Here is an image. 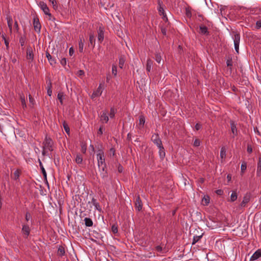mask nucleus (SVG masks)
<instances>
[{
  "label": "nucleus",
  "mask_w": 261,
  "mask_h": 261,
  "mask_svg": "<svg viewBox=\"0 0 261 261\" xmlns=\"http://www.w3.org/2000/svg\"><path fill=\"white\" fill-rule=\"evenodd\" d=\"M97 159L99 168L103 171L106 167V164L104 153L102 151H99V152L97 153Z\"/></svg>",
  "instance_id": "obj_1"
},
{
  "label": "nucleus",
  "mask_w": 261,
  "mask_h": 261,
  "mask_svg": "<svg viewBox=\"0 0 261 261\" xmlns=\"http://www.w3.org/2000/svg\"><path fill=\"white\" fill-rule=\"evenodd\" d=\"M43 150L42 154L44 155L46 150H53L52 146L53 144V140L47 137H46L43 142Z\"/></svg>",
  "instance_id": "obj_2"
},
{
  "label": "nucleus",
  "mask_w": 261,
  "mask_h": 261,
  "mask_svg": "<svg viewBox=\"0 0 261 261\" xmlns=\"http://www.w3.org/2000/svg\"><path fill=\"white\" fill-rule=\"evenodd\" d=\"M232 34L234 35L233 36V42L234 45V49L237 54L239 53V43L240 41V35L239 33L232 31Z\"/></svg>",
  "instance_id": "obj_3"
},
{
  "label": "nucleus",
  "mask_w": 261,
  "mask_h": 261,
  "mask_svg": "<svg viewBox=\"0 0 261 261\" xmlns=\"http://www.w3.org/2000/svg\"><path fill=\"white\" fill-rule=\"evenodd\" d=\"M230 127L231 132V137L234 138L238 135V129L237 128V124L233 121H230Z\"/></svg>",
  "instance_id": "obj_4"
},
{
  "label": "nucleus",
  "mask_w": 261,
  "mask_h": 261,
  "mask_svg": "<svg viewBox=\"0 0 261 261\" xmlns=\"http://www.w3.org/2000/svg\"><path fill=\"white\" fill-rule=\"evenodd\" d=\"M33 25L35 31L39 33L40 32L41 25L38 17L34 18Z\"/></svg>",
  "instance_id": "obj_5"
},
{
  "label": "nucleus",
  "mask_w": 261,
  "mask_h": 261,
  "mask_svg": "<svg viewBox=\"0 0 261 261\" xmlns=\"http://www.w3.org/2000/svg\"><path fill=\"white\" fill-rule=\"evenodd\" d=\"M98 33V40L100 43H101L104 39V30L103 28L99 27L97 30Z\"/></svg>",
  "instance_id": "obj_6"
},
{
  "label": "nucleus",
  "mask_w": 261,
  "mask_h": 261,
  "mask_svg": "<svg viewBox=\"0 0 261 261\" xmlns=\"http://www.w3.org/2000/svg\"><path fill=\"white\" fill-rule=\"evenodd\" d=\"M151 140L152 142L156 144V145L158 146H160L162 145V141L159 138L158 134H154L152 135L151 137Z\"/></svg>",
  "instance_id": "obj_7"
},
{
  "label": "nucleus",
  "mask_w": 261,
  "mask_h": 261,
  "mask_svg": "<svg viewBox=\"0 0 261 261\" xmlns=\"http://www.w3.org/2000/svg\"><path fill=\"white\" fill-rule=\"evenodd\" d=\"M46 57L51 65H54L56 64V58L54 56L50 55L47 51L46 52Z\"/></svg>",
  "instance_id": "obj_8"
},
{
  "label": "nucleus",
  "mask_w": 261,
  "mask_h": 261,
  "mask_svg": "<svg viewBox=\"0 0 261 261\" xmlns=\"http://www.w3.org/2000/svg\"><path fill=\"white\" fill-rule=\"evenodd\" d=\"M27 59L31 60L32 61L34 59L33 50L30 46H28L27 49Z\"/></svg>",
  "instance_id": "obj_9"
},
{
  "label": "nucleus",
  "mask_w": 261,
  "mask_h": 261,
  "mask_svg": "<svg viewBox=\"0 0 261 261\" xmlns=\"http://www.w3.org/2000/svg\"><path fill=\"white\" fill-rule=\"evenodd\" d=\"M142 208V204L139 197L136 198L135 202V208L138 211H140Z\"/></svg>",
  "instance_id": "obj_10"
},
{
  "label": "nucleus",
  "mask_w": 261,
  "mask_h": 261,
  "mask_svg": "<svg viewBox=\"0 0 261 261\" xmlns=\"http://www.w3.org/2000/svg\"><path fill=\"white\" fill-rule=\"evenodd\" d=\"M261 257V249L256 250L251 256L250 258L251 260H255Z\"/></svg>",
  "instance_id": "obj_11"
},
{
  "label": "nucleus",
  "mask_w": 261,
  "mask_h": 261,
  "mask_svg": "<svg viewBox=\"0 0 261 261\" xmlns=\"http://www.w3.org/2000/svg\"><path fill=\"white\" fill-rule=\"evenodd\" d=\"M250 199V196L248 194H246L244 197L242 202L240 204V206L241 207H245L246 204L249 201Z\"/></svg>",
  "instance_id": "obj_12"
},
{
  "label": "nucleus",
  "mask_w": 261,
  "mask_h": 261,
  "mask_svg": "<svg viewBox=\"0 0 261 261\" xmlns=\"http://www.w3.org/2000/svg\"><path fill=\"white\" fill-rule=\"evenodd\" d=\"M74 161L78 165L82 164L83 161L82 155L80 153L76 154L75 155Z\"/></svg>",
  "instance_id": "obj_13"
},
{
  "label": "nucleus",
  "mask_w": 261,
  "mask_h": 261,
  "mask_svg": "<svg viewBox=\"0 0 261 261\" xmlns=\"http://www.w3.org/2000/svg\"><path fill=\"white\" fill-rule=\"evenodd\" d=\"M84 39L83 36H80V40L79 42V48L80 53H83L84 48Z\"/></svg>",
  "instance_id": "obj_14"
},
{
  "label": "nucleus",
  "mask_w": 261,
  "mask_h": 261,
  "mask_svg": "<svg viewBox=\"0 0 261 261\" xmlns=\"http://www.w3.org/2000/svg\"><path fill=\"white\" fill-rule=\"evenodd\" d=\"M101 86H102L101 84H100L99 85L98 88L97 89L96 91H94L92 95V97H97V96H99L101 95V94L102 93Z\"/></svg>",
  "instance_id": "obj_15"
},
{
  "label": "nucleus",
  "mask_w": 261,
  "mask_h": 261,
  "mask_svg": "<svg viewBox=\"0 0 261 261\" xmlns=\"http://www.w3.org/2000/svg\"><path fill=\"white\" fill-rule=\"evenodd\" d=\"M200 33L203 35H208L209 32L208 31L207 28L205 25H200L199 27Z\"/></svg>",
  "instance_id": "obj_16"
},
{
  "label": "nucleus",
  "mask_w": 261,
  "mask_h": 261,
  "mask_svg": "<svg viewBox=\"0 0 261 261\" xmlns=\"http://www.w3.org/2000/svg\"><path fill=\"white\" fill-rule=\"evenodd\" d=\"M125 62V58L124 55H121L119 58V66L122 69Z\"/></svg>",
  "instance_id": "obj_17"
},
{
  "label": "nucleus",
  "mask_w": 261,
  "mask_h": 261,
  "mask_svg": "<svg viewBox=\"0 0 261 261\" xmlns=\"http://www.w3.org/2000/svg\"><path fill=\"white\" fill-rule=\"evenodd\" d=\"M39 5L41 9L43 10L44 13H47L48 11H49V9L47 7V5L43 2H40Z\"/></svg>",
  "instance_id": "obj_18"
},
{
  "label": "nucleus",
  "mask_w": 261,
  "mask_h": 261,
  "mask_svg": "<svg viewBox=\"0 0 261 261\" xmlns=\"http://www.w3.org/2000/svg\"><path fill=\"white\" fill-rule=\"evenodd\" d=\"M158 4L159 5L158 11L159 12L160 15H164V14H165V13L164 9L163 8V7L162 6L163 2L161 0H158Z\"/></svg>",
  "instance_id": "obj_19"
},
{
  "label": "nucleus",
  "mask_w": 261,
  "mask_h": 261,
  "mask_svg": "<svg viewBox=\"0 0 261 261\" xmlns=\"http://www.w3.org/2000/svg\"><path fill=\"white\" fill-rule=\"evenodd\" d=\"M256 174H257V176H261V157H259L258 159V161L257 163V166Z\"/></svg>",
  "instance_id": "obj_20"
},
{
  "label": "nucleus",
  "mask_w": 261,
  "mask_h": 261,
  "mask_svg": "<svg viewBox=\"0 0 261 261\" xmlns=\"http://www.w3.org/2000/svg\"><path fill=\"white\" fill-rule=\"evenodd\" d=\"M30 228L28 225H24L22 228V231L26 236H28L30 234Z\"/></svg>",
  "instance_id": "obj_21"
},
{
  "label": "nucleus",
  "mask_w": 261,
  "mask_h": 261,
  "mask_svg": "<svg viewBox=\"0 0 261 261\" xmlns=\"http://www.w3.org/2000/svg\"><path fill=\"white\" fill-rule=\"evenodd\" d=\"M89 42L90 44L94 47L95 43V39L93 33H90L89 35Z\"/></svg>",
  "instance_id": "obj_22"
},
{
  "label": "nucleus",
  "mask_w": 261,
  "mask_h": 261,
  "mask_svg": "<svg viewBox=\"0 0 261 261\" xmlns=\"http://www.w3.org/2000/svg\"><path fill=\"white\" fill-rule=\"evenodd\" d=\"M158 147L159 149V152L160 158H163L165 156V152L163 146L162 145Z\"/></svg>",
  "instance_id": "obj_23"
},
{
  "label": "nucleus",
  "mask_w": 261,
  "mask_h": 261,
  "mask_svg": "<svg viewBox=\"0 0 261 261\" xmlns=\"http://www.w3.org/2000/svg\"><path fill=\"white\" fill-rule=\"evenodd\" d=\"M7 23L8 28L10 31V32H12V23H13V20L11 16H8L7 17Z\"/></svg>",
  "instance_id": "obj_24"
},
{
  "label": "nucleus",
  "mask_w": 261,
  "mask_h": 261,
  "mask_svg": "<svg viewBox=\"0 0 261 261\" xmlns=\"http://www.w3.org/2000/svg\"><path fill=\"white\" fill-rule=\"evenodd\" d=\"M84 221L86 226L87 227H91L93 225V221L90 218H85Z\"/></svg>",
  "instance_id": "obj_25"
},
{
  "label": "nucleus",
  "mask_w": 261,
  "mask_h": 261,
  "mask_svg": "<svg viewBox=\"0 0 261 261\" xmlns=\"http://www.w3.org/2000/svg\"><path fill=\"white\" fill-rule=\"evenodd\" d=\"M153 64V61L151 59H148L147 60V63H146V70L148 72H150L151 66Z\"/></svg>",
  "instance_id": "obj_26"
},
{
  "label": "nucleus",
  "mask_w": 261,
  "mask_h": 261,
  "mask_svg": "<svg viewBox=\"0 0 261 261\" xmlns=\"http://www.w3.org/2000/svg\"><path fill=\"white\" fill-rule=\"evenodd\" d=\"M20 175V171L19 170H15L13 174L12 175V178L14 180H17L19 178Z\"/></svg>",
  "instance_id": "obj_27"
},
{
  "label": "nucleus",
  "mask_w": 261,
  "mask_h": 261,
  "mask_svg": "<svg viewBox=\"0 0 261 261\" xmlns=\"http://www.w3.org/2000/svg\"><path fill=\"white\" fill-rule=\"evenodd\" d=\"M226 64L227 67L229 68L230 70L231 71L232 67V60L231 57H228L227 60L226 61Z\"/></svg>",
  "instance_id": "obj_28"
},
{
  "label": "nucleus",
  "mask_w": 261,
  "mask_h": 261,
  "mask_svg": "<svg viewBox=\"0 0 261 261\" xmlns=\"http://www.w3.org/2000/svg\"><path fill=\"white\" fill-rule=\"evenodd\" d=\"M20 99L21 100V106L22 108L24 109V108L27 107L25 100V97L23 94H21L20 95Z\"/></svg>",
  "instance_id": "obj_29"
},
{
  "label": "nucleus",
  "mask_w": 261,
  "mask_h": 261,
  "mask_svg": "<svg viewBox=\"0 0 261 261\" xmlns=\"http://www.w3.org/2000/svg\"><path fill=\"white\" fill-rule=\"evenodd\" d=\"M51 88H52L51 82V81L49 80V82L47 83V94L49 96H50L52 94Z\"/></svg>",
  "instance_id": "obj_30"
},
{
  "label": "nucleus",
  "mask_w": 261,
  "mask_h": 261,
  "mask_svg": "<svg viewBox=\"0 0 261 261\" xmlns=\"http://www.w3.org/2000/svg\"><path fill=\"white\" fill-rule=\"evenodd\" d=\"M2 39L4 41L5 44L6 46L7 50H8L9 48V43L8 40L6 38V35H5V34H3L2 35Z\"/></svg>",
  "instance_id": "obj_31"
},
{
  "label": "nucleus",
  "mask_w": 261,
  "mask_h": 261,
  "mask_svg": "<svg viewBox=\"0 0 261 261\" xmlns=\"http://www.w3.org/2000/svg\"><path fill=\"white\" fill-rule=\"evenodd\" d=\"M145 119L143 115H141L140 117V119H139V127L140 128L143 127V126H144V124L145 123Z\"/></svg>",
  "instance_id": "obj_32"
},
{
  "label": "nucleus",
  "mask_w": 261,
  "mask_h": 261,
  "mask_svg": "<svg viewBox=\"0 0 261 261\" xmlns=\"http://www.w3.org/2000/svg\"><path fill=\"white\" fill-rule=\"evenodd\" d=\"M220 157L222 160L225 159L226 157V149L224 147H222L221 149Z\"/></svg>",
  "instance_id": "obj_33"
},
{
  "label": "nucleus",
  "mask_w": 261,
  "mask_h": 261,
  "mask_svg": "<svg viewBox=\"0 0 261 261\" xmlns=\"http://www.w3.org/2000/svg\"><path fill=\"white\" fill-rule=\"evenodd\" d=\"M25 40H26V36L25 35H24L23 36H21L19 38V42L22 47L23 46H24V45L25 44Z\"/></svg>",
  "instance_id": "obj_34"
},
{
  "label": "nucleus",
  "mask_w": 261,
  "mask_h": 261,
  "mask_svg": "<svg viewBox=\"0 0 261 261\" xmlns=\"http://www.w3.org/2000/svg\"><path fill=\"white\" fill-rule=\"evenodd\" d=\"M202 202L203 205H207L210 202V198L208 196H204L202 199Z\"/></svg>",
  "instance_id": "obj_35"
},
{
  "label": "nucleus",
  "mask_w": 261,
  "mask_h": 261,
  "mask_svg": "<svg viewBox=\"0 0 261 261\" xmlns=\"http://www.w3.org/2000/svg\"><path fill=\"white\" fill-rule=\"evenodd\" d=\"M100 120L102 123H107L109 120V117L108 115H100Z\"/></svg>",
  "instance_id": "obj_36"
},
{
  "label": "nucleus",
  "mask_w": 261,
  "mask_h": 261,
  "mask_svg": "<svg viewBox=\"0 0 261 261\" xmlns=\"http://www.w3.org/2000/svg\"><path fill=\"white\" fill-rule=\"evenodd\" d=\"M29 102H30V107H33L35 105V100L34 98L30 94L29 95Z\"/></svg>",
  "instance_id": "obj_37"
},
{
  "label": "nucleus",
  "mask_w": 261,
  "mask_h": 261,
  "mask_svg": "<svg viewBox=\"0 0 261 261\" xmlns=\"http://www.w3.org/2000/svg\"><path fill=\"white\" fill-rule=\"evenodd\" d=\"M155 60L158 63H160L162 60V57L159 53H156L155 54Z\"/></svg>",
  "instance_id": "obj_38"
},
{
  "label": "nucleus",
  "mask_w": 261,
  "mask_h": 261,
  "mask_svg": "<svg viewBox=\"0 0 261 261\" xmlns=\"http://www.w3.org/2000/svg\"><path fill=\"white\" fill-rule=\"evenodd\" d=\"M238 197L237 194L236 192H233L231 193V196H230V200L231 201H234L237 200Z\"/></svg>",
  "instance_id": "obj_39"
},
{
  "label": "nucleus",
  "mask_w": 261,
  "mask_h": 261,
  "mask_svg": "<svg viewBox=\"0 0 261 261\" xmlns=\"http://www.w3.org/2000/svg\"><path fill=\"white\" fill-rule=\"evenodd\" d=\"M91 202L93 204V205L94 206L95 209L98 210H99V205L96 202V200L95 199L93 198Z\"/></svg>",
  "instance_id": "obj_40"
},
{
  "label": "nucleus",
  "mask_w": 261,
  "mask_h": 261,
  "mask_svg": "<svg viewBox=\"0 0 261 261\" xmlns=\"http://www.w3.org/2000/svg\"><path fill=\"white\" fill-rule=\"evenodd\" d=\"M246 168H247L246 163L245 162H243L241 166V172L242 174L246 170Z\"/></svg>",
  "instance_id": "obj_41"
},
{
  "label": "nucleus",
  "mask_w": 261,
  "mask_h": 261,
  "mask_svg": "<svg viewBox=\"0 0 261 261\" xmlns=\"http://www.w3.org/2000/svg\"><path fill=\"white\" fill-rule=\"evenodd\" d=\"M64 96V93L62 92H60L58 94V98L60 100L61 103H63V98Z\"/></svg>",
  "instance_id": "obj_42"
},
{
  "label": "nucleus",
  "mask_w": 261,
  "mask_h": 261,
  "mask_svg": "<svg viewBox=\"0 0 261 261\" xmlns=\"http://www.w3.org/2000/svg\"><path fill=\"white\" fill-rule=\"evenodd\" d=\"M64 253H65L64 249L62 247H60L58 250V255H59L60 256H62L64 254Z\"/></svg>",
  "instance_id": "obj_43"
},
{
  "label": "nucleus",
  "mask_w": 261,
  "mask_h": 261,
  "mask_svg": "<svg viewBox=\"0 0 261 261\" xmlns=\"http://www.w3.org/2000/svg\"><path fill=\"white\" fill-rule=\"evenodd\" d=\"M202 236H195L193 237L192 244H195L197 243L201 238Z\"/></svg>",
  "instance_id": "obj_44"
},
{
  "label": "nucleus",
  "mask_w": 261,
  "mask_h": 261,
  "mask_svg": "<svg viewBox=\"0 0 261 261\" xmlns=\"http://www.w3.org/2000/svg\"><path fill=\"white\" fill-rule=\"evenodd\" d=\"M50 3H51L53 5V8L55 10H56L58 9V5L57 3V2L55 0H48Z\"/></svg>",
  "instance_id": "obj_45"
},
{
  "label": "nucleus",
  "mask_w": 261,
  "mask_h": 261,
  "mask_svg": "<svg viewBox=\"0 0 261 261\" xmlns=\"http://www.w3.org/2000/svg\"><path fill=\"white\" fill-rule=\"evenodd\" d=\"M112 74L116 76L117 75V66L115 65H112Z\"/></svg>",
  "instance_id": "obj_46"
},
{
  "label": "nucleus",
  "mask_w": 261,
  "mask_h": 261,
  "mask_svg": "<svg viewBox=\"0 0 261 261\" xmlns=\"http://www.w3.org/2000/svg\"><path fill=\"white\" fill-rule=\"evenodd\" d=\"M63 126H64V129L65 130V132L68 134L69 135V133H70V128L69 127H68V125L65 123V122H64L63 123Z\"/></svg>",
  "instance_id": "obj_47"
},
{
  "label": "nucleus",
  "mask_w": 261,
  "mask_h": 261,
  "mask_svg": "<svg viewBox=\"0 0 261 261\" xmlns=\"http://www.w3.org/2000/svg\"><path fill=\"white\" fill-rule=\"evenodd\" d=\"M39 165H40V166L41 167V170H42V172L43 174V176L46 177V171L45 170V169L44 168V167H43V165H42V163L40 161L39 162Z\"/></svg>",
  "instance_id": "obj_48"
},
{
  "label": "nucleus",
  "mask_w": 261,
  "mask_h": 261,
  "mask_svg": "<svg viewBox=\"0 0 261 261\" xmlns=\"http://www.w3.org/2000/svg\"><path fill=\"white\" fill-rule=\"evenodd\" d=\"M200 143H201V142H200V140H199L198 139H196L194 141L193 145L195 147H198V146H200Z\"/></svg>",
  "instance_id": "obj_49"
},
{
  "label": "nucleus",
  "mask_w": 261,
  "mask_h": 261,
  "mask_svg": "<svg viewBox=\"0 0 261 261\" xmlns=\"http://www.w3.org/2000/svg\"><path fill=\"white\" fill-rule=\"evenodd\" d=\"M58 59L60 61L61 64L64 66L66 64V59L65 58H62L61 60H60L59 58Z\"/></svg>",
  "instance_id": "obj_50"
},
{
  "label": "nucleus",
  "mask_w": 261,
  "mask_h": 261,
  "mask_svg": "<svg viewBox=\"0 0 261 261\" xmlns=\"http://www.w3.org/2000/svg\"><path fill=\"white\" fill-rule=\"evenodd\" d=\"M255 28L256 29H259L261 28V20H258L256 22Z\"/></svg>",
  "instance_id": "obj_51"
},
{
  "label": "nucleus",
  "mask_w": 261,
  "mask_h": 261,
  "mask_svg": "<svg viewBox=\"0 0 261 261\" xmlns=\"http://www.w3.org/2000/svg\"><path fill=\"white\" fill-rule=\"evenodd\" d=\"M155 250L158 252H160V253L163 252V248L161 246H156Z\"/></svg>",
  "instance_id": "obj_52"
},
{
  "label": "nucleus",
  "mask_w": 261,
  "mask_h": 261,
  "mask_svg": "<svg viewBox=\"0 0 261 261\" xmlns=\"http://www.w3.org/2000/svg\"><path fill=\"white\" fill-rule=\"evenodd\" d=\"M112 231L114 233H117L118 232L117 227L115 225H113L112 227Z\"/></svg>",
  "instance_id": "obj_53"
},
{
  "label": "nucleus",
  "mask_w": 261,
  "mask_h": 261,
  "mask_svg": "<svg viewBox=\"0 0 261 261\" xmlns=\"http://www.w3.org/2000/svg\"><path fill=\"white\" fill-rule=\"evenodd\" d=\"M166 31H167V30L165 28L163 27H161V32L164 36H166V35H167Z\"/></svg>",
  "instance_id": "obj_54"
},
{
  "label": "nucleus",
  "mask_w": 261,
  "mask_h": 261,
  "mask_svg": "<svg viewBox=\"0 0 261 261\" xmlns=\"http://www.w3.org/2000/svg\"><path fill=\"white\" fill-rule=\"evenodd\" d=\"M116 113H117V110L115 108L113 107L111 108L110 114H115Z\"/></svg>",
  "instance_id": "obj_55"
},
{
  "label": "nucleus",
  "mask_w": 261,
  "mask_h": 261,
  "mask_svg": "<svg viewBox=\"0 0 261 261\" xmlns=\"http://www.w3.org/2000/svg\"><path fill=\"white\" fill-rule=\"evenodd\" d=\"M74 51V49L72 47H70L69 48V55L70 56H72V55L73 54Z\"/></svg>",
  "instance_id": "obj_56"
},
{
  "label": "nucleus",
  "mask_w": 261,
  "mask_h": 261,
  "mask_svg": "<svg viewBox=\"0 0 261 261\" xmlns=\"http://www.w3.org/2000/svg\"><path fill=\"white\" fill-rule=\"evenodd\" d=\"M84 73H85L84 71L82 70H80L77 71V74H78L79 76L84 75Z\"/></svg>",
  "instance_id": "obj_57"
},
{
  "label": "nucleus",
  "mask_w": 261,
  "mask_h": 261,
  "mask_svg": "<svg viewBox=\"0 0 261 261\" xmlns=\"http://www.w3.org/2000/svg\"><path fill=\"white\" fill-rule=\"evenodd\" d=\"M31 218V215L27 213L25 215V219L27 221H29V219Z\"/></svg>",
  "instance_id": "obj_58"
},
{
  "label": "nucleus",
  "mask_w": 261,
  "mask_h": 261,
  "mask_svg": "<svg viewBox=\"0 0 261 261\" xmlns=\"http://www.w3.org/2000/svg\"><path fill=\"white\" fill-rule=\"evenodd\" d=\"M186 15L188 17H191V15H192L191 12L189 10H186Z\"/></svg>",
  "instance_id": "obj_59"
},
{
  "label": "nucleus",
  "mask_w": 261,
  "mask_h": 261,
  "mask_svg": "<svg viewBox=\"0 0 261 261\" xmlns=\"http://www.w3.org/2000/svg\"><path fill=\"white\" fill-rule=\"evenodd\" d=\"M14 26L15 27V29H16V31H18L19 27H18V23H17V21H15Z\"/></svg>",
  "instance_id": "obj_60"
},
{
  "label": "nucleus",
  "mask_w": 261,
  "mask_h": 261,
  "mask_svg": "<svg viewBox=\"0 0 261 261\" xmlns=\"http://www.w3.org/2000/svg\"><path fill=\"white\" fill-rule=\"evenodd\" d=\"M247 151L249 153H251L252 152V148L250 146H248Z\"/></svg>",
  "instance_id": "obj_61"
},
{
  "label": "nucleus",
  "mask_w": 261,
  "mask_h": 261,
  "mask_svg": "<svg viewBox=\"0 0 261 261\" xmlns=\"http://www.w3.org/2000/svg\"><path fill=\"white\" fill-rule=\"evenodd\" d=\"M163 15V19L166 21H168V18L166 16V14H164V15Z\"/></svg>",
  "instance_id": "obj_62"
},
{
  "label": "nucleus",
  "mask_w": 261,
  "mask_h": 261,
  "mask_svg": "<svg viewBox=\"0 0 261 261\" xmlns=\"http://www.w3.org/2000/svg\"><path fill=\"white\" fill-rule=\"evenodd\" d=\"M201 128V125L200 124H198V123H197L196 125H195V129L196 130H199L200 128Z\"/></svg>",
  "instance_id": "obj_63"
},
{
  "label": "nucleus",
  "mask_w": 261,
  "mask_h": 261,
  "mask_svg": "<svg viewBox=\"0 0 261 261\" xmlns=\"http://www.w3.org/2000/svg\"><path fill=\"white\" fill-rule=\"evenodd\" d=\"M216 193L218 195H221L223 193V191L221 190H218L216 191Z\"/></svg>",
  "instance_id": "obj_64"
}]
</instances>
